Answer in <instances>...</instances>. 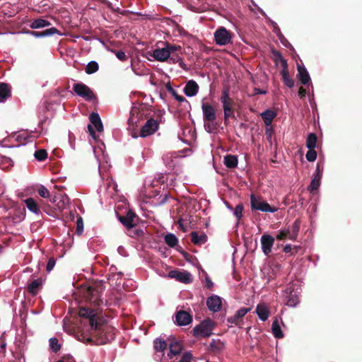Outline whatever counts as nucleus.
Listing matches in <instances>:
<instances>
[{"mask_svg":"<svg viewBox=\"0 0 362 362\" xmlns=\"http://www.w3.org/2000/svg\"><path fill=\"white\" fill-rule=\"evenodd\" d=\"M214 328V322L209 319L205 320L194 328V334L197 337H207L212 334Z\"/></svg>","mask_w":362,"mask_h":362,"instance_id":"nucleus-1","label":"nucleus"},{"mask_svg":"<svg viewBox=\"0 0 362 362\" xmlns=\"http://www.w3.org/2000/svg\"><path fill=\"white\" fill-rule=\"evenodd\" d=\"M78 315L80 317L88 320L91 329L97 331L100 329L101 324L98 321L96 315L93 310L86 308H81Z\"/></svg>","mask_w":362,"mask_h":362,"instance_id":"nucleus-2","label":"nucleus"},{"mask_svg":"<svg viewBox=\"0 0 362 362\" xmlns=\"http://www.w3.org/2000/svg\"><path fill=\"white\" fill-rule=\"evenodd\" d=\"M250 203L252 209L258 210L262 212L274 213L277 211L278 208L271 206L267 202L260 198H257L255 195L250 196Z\"/></svg>","mask_w":362,"mask_h":362,"instance_id":"nucleus-3","label":"nucleus"},{"mask_svg":"<svg viewBox=\"0 0 362 362\" xmlns=\"http://www.w3.org/2000/svg\"><path fill=\"white\" fill-rule=\"evenodd\" d=\"M73 90L76 95L83 98L87 101L93 100L95 98L93 90L84 83H77L74 84Z\"/></svg>","mask_w":362,"mask_h":362,"instance_id":"nucleus-4","label":"nucleus"},{"mask_svg":"<svg viewBox=\"0 0 362 362\" xmlns=\"http://www.w3.org/2000/svg\"><path fill=\"white\" fill-rule=\"evenodd\" d=\"M90 121L91 124L88 125V130L91 137L96 140L97 136L93 129V127L98 132H102L103 131V125L100 119V115L96 112H92L90 115Z\"/></svg>","mask_w":362,"mask_h":362,"instance_id":"nucleus-5","label":"nucleus"},{"mask_svg":"<svg viewBox=\"0 0 362 362\" xmlns=\"http://www.w3.org/2000/svg\"><path fill=\"white\" fill-rule=\"evenodd\" d=\"M286 305L290 307H296L300 302L299 292L295 290L293 284H288L285 290Z\"/></svg>","mask_w":362,"mask_h":362,"instance_id":"nucleus-6","label":"nucleus"},{"mask_svg":"<svg viewBox=\"0 0 362 362\" xmlns=\"http://www.w3.org/2000/svg\"><path fill=\"white\" fill-rule=\"evenodd\" d=\"M214 39L217 45L223 46L230 42L231 35L224 27H221L214 33Z\"/></svg>","mask_w":362,"mask_h":362,"instance_id":"nucleus-7","label":"nucleus"},{"mask_svg":"<svg viewBox=\"0 0 362 362\" xmlns=\"http://www.w3.org/2000/svg\"><path fill=\"white\" fill-rule=\"evenodd\" d=\"M149 54L158 62H163L170 59V62L173 63L175 62V59L173 57H170L169 56L168 50L166 49L165 47L162 48H156L151 53H149Z\"/></svg>","mask_w":362,"mask_h":362,"instance_id":"nucleus-8","label":"nucleus"},{"mask_svg":"<svg viewBox=\"0 0 362 362\" xmlns=\"http://www.w3.org/2000/svg\"><path fill=\"white\" fill-rule=\"evenodd\" d=\"M278 56L279 57L281 66L283 67L282 70L281 71V75L282 76V80L284 83V84L291 88L294 86V81L290 77L288 67H287V62L286 61L281 57V55L278 53Z\"/></svg>","mask_w":362,"mask_h":362,"instance_id":"nucleus-9","label":"nucleus"},{"mask_svg":"<svg viewBox=\"0 0 362 362\" xmlns=\"http://www.w3.org/2000/svg\"><path fill=\"white\" fill-rule=\"evenodd\" d=\"M202 110L204 121L215 122L216 119V109L212 105L208 103H202Z\"/></svg>","mask_w":362,"mask_h":362,"instance_id":"nucleus-10","label":"nucleus"},{"mask_svg":"<svg viewBox=\"0 0 362 362\" xmlns=\"http://www.w3.org/2000/svg\"><path fill=\"white\" fill-rule=\"evenodd\" d=\"M158 124L155 119H148L145 124L142 127L139 135L143 138L146 137L153 134L158 129Z\"/></svg>","mask_w":362,"mask_h":362,"instance_id":"nucleus-11","label":"nucleus"},{"mask_svg":"<svg viewBox=\"0 0 362 362\" xmlns=\"http://www.w3.org/2000/svg\"><path fill=\"white\" fill-rule=\"evenodd\" d=\"M184 157L179 152H168L163 155V160L166 167L173 168L177 163L179 159Z\"/></svg>","mask_w":362,"mask_h":362,"instance_id":"nucleus-12","label":"nucleus"},{"mask_svg":"<svg viewBox=\"0 0 362 362\" xmlns=\"http://www.w3.org/2000/svg\"><path fill=\"white\" fill-rule=\"evenodd\" d=\"M261 247L263 253L269 255L274 243V238L269 234H263L260 238Z\"/></svg>","mask_w":362,"mask_h":362,"instance_id":"nucleus-13","label":"nucleus"},{"mask_svg":"<svg viewBox=\"0 0 362 362\" xmlns=\"http://www.w3.org/2000/svg\"><path fill=\"white\" fill-rule=\"evenodd\" d=\"M168 276L172 279H175L185 284L189 283L192 281V274L187 271H171L169 272Z\"/></svg>","mask_w":362,"mask_h":362,"instance_id":"nucleus-14","label":"nucleus"},{"mask_svg":"<svg viewBox=\"0 0 362 362\" xmlns=\"http://www.w3.org/2000/svg\"><path fill=\"white\" fill-rule=\"evenodd\" d=\"M23 33L30 35L36 38L45 37L53 35L54 34H59L61 35L58 29H57L56 28H54V27L47 29L45 30H43V31L26 30V31H24Z\"/></svg>","mask_w":362,"mask_h":362,"instance_id":"nucleus-15","label":"nucleus"},{"mask_svg":"<svg viewBox=\"0 0 362 362\" xmlns=\"http://www.w3.org/2000/svg\"><path fill=\"white\" fill-rule=\"evenodd\" d=\"M206 305L209 310L217 313L222 308L221 298L216 295H213L207 298Z\"/></svg>","mask_w":362,"mask_h":362,"instance_id":"nucleus-16","label":"nucleus"},{"mask_svg":"<svg viewBox=\"0 0 362 362\" xmlns=\"http://www.w3.org/2000/svg\"><path fill=\"white\" fill-rule=\"evenodd\" d=\"M175 322L179 326L188 325L192 322V317L189 313L180 310L177 312Z\"/></svg>","mask_w":362,"mask_h":362,"instance_id":"nucleus-17","label":"nucleus"},{"mask_svg":"<svg viewBox=\"0 0 362 362\" xmlns=\"http://www.w3.org/2000/svg\"><path fill=\"white\" fill-rule=\"evenodd\" d=\"M300 222L298 219H296L291 226H288L287 228H284L288 236V238L289 240H296L300 230Z\"/></svg>","mask_w":362,"mask_h":362,"instance_id":"nucleus-18","label":"nucleus"},{"mask_svg":"<svg viewBox=\"0 0 362 362\" xmlns=\"http://www.w3.org/2000/svg\"><path fill=\"white\" fill-rule=\"evenodd\" d=\"M250 311V308H242L237 310L234 315L229 317L227 321L230 324L238 325L242 320V318Z\"/></svg>","mask_w":362,"mask_h":362,"instance_id":"nucleus-19","label":"nucleus"},{"mask_svg":"<svg viewBox=\"0 0 362 362\" xmlns=\"http://www.w3.org/2000/svg\"><path fill=\"white\" fill-rule=\"evenodd\" d=\"M43 283L44 280L42 278H37L28 284L26 289L30 293L35 296L40 291Z\"/></svg>","mask_w":362,"mask_h":362,"instance_id":"nucleus-20","label":"nucleus"},{"mask_svg":"<svg viewBox=\"0 0 362 362\" xmlns=\"http://www.w3.org/2000/svg\"><path fill=\"white\" fill-rule=\"evenodd\" d=\"M198 91L199 86L194 80L189 81L184 88V93L187 97L191 98L195 96Z\"/></svg>","mask_w":362,"mask_h":362,"instance_id":"nucleus-21","label":"nucleus"},{"mask_svg":"<svg viewBox=\"0 0 362 362\" xmlns=\"http://www.w3.org/2000/svg\"><path fill=\"white\" fill-rule=\"evenodd\" d=\"M15 137L16 140L19 141L21 145H25L27 143L31 142L35 138L32 133L27 131L19 132L16 134Z\"/></svg>","mask_w":362,"mask_h":362,"instance_id":"nucleus-22","label":"nucleus"},{"mask_svg":"<svg viewBox=\"0 0 362 362\" xmlns=\"http://www.w3.org/2000/svg\"><path fill=\"white\" fill-rule=\"evenodd\" d=\"M298 76L303 85L308 84L310 81L309 73L303 64L297 65Z\"/></svg>","mask_w":362,"mask_h":362,"instance_id":"nucleus-23","label":"nucleus"},{"mask_svg":"<svg viewBox=\"0 0 362 362\" xmlns=\"http://www.w3.org/2000/svg\"><path fill=\"white\" fill-rule=\"evenodd\" d=\"M27 209L32 213L39 216L41 211L39 204L33 198H28L24 201Z\"/></svg>","mask_w":362,"mask_h":362,"instance_id":"nucleus-24","label":"nucleus"},{"mask_svg":"<svg viewBox=\"0 0 362 362\" xmlns=\"http://www.w3.org/2000/svg\"><path fill=\"white\" fill-rule=\"evenodd\" d=\"M182 350V343L177 341H174L169 344V353L168 354V357L172 358L174 356L180 354Z\"/></svg>","mask_w":362,"mask_h":362,"instance_id":"nucleus-25","label":"nucleus"},{"mask_svg":"<svg viewBox=\"0 0 362 362\" xmlns=\"http://www.w3.org/2000/svg\"><path fill=\"white\" fill-rule=\"evenodd\" d=\"M256 313L262 321H266L269 317V310L265 304H258L256 307Z\"/></svg>","mask_w":362,"mask_h":362,"instance_id":"nucleus-26","label":"nucleus"},{"mask_svg":"<svg viewBox=\"0 0 362 362\" xmlns=\"http://www.w3.org/2000/svg\"><path fill=\"white\" fill-rule=\"evenodd\" d=\"M191 240L194 244L202 245L206 242L207 236L204 233L193 231L191 233Z\"/></svg>","mask_w":362,"mask_h":362,"instance_id":"nucleus-27","label":"nucleus"},{"mask_svg":"<svg viewBox=\"0 0 362 362\" xmlns=\"http://www.w3.org/2000/svg\"><path fill=\"white\" fill-rule=\"evenodd\" d=\"M260 116L262 118L264 124L266 126H270L272 120L276 117V113L272 110L267 109L264 112H262Z\"/></svg>","mask_w":362,"mask_h":362,"instance_id":"nucleus-28","label":"nucleus"},{"mask_svg":"<svg viewBox=\"0 0 362 362\" xmlns=\"http://www.w3.org/2000/svg\"><path fill=\"white\" fill-rule=\"evenodd\" d=\"M51 25V23L45 19L39 18L34 19L30 22L29 26L31 29H40L45 27H48Z\"/></svg>","mask_w":362,"mask_h":362,"instance_id":"nucleus-29","label":"nucleus"},{"mask_svg":"<svg viewBox=\"0 0 362 362\" xmlns=\"http://www.w3.org/2000/svg\"><path fill=\"white\" fill-rule=\"evenodd\" d=\"M134 218L132 214L129 213L126 216H119V220L124 226L132 228L135 226Z\"/></svg>","mask_w":362,"mask_h":362,"instance_id":"nucleus-30","label":"nucleus"},{"mask_svg":"<svg viewBox=\"0 0 362 362\" xmlns=\"http://www.w3.org/2000/svg\"><path fill=\"white\" fill-rule=\"evenodd\" d=\"M11 96V88L8 84L0 83V103H4Z\"/></svg>","mask_w":362,"mask_h":362,"instance_id":"nucleus-31","label":"nucleus"},{"mask_svg":"<svg viewBox=\"0 0 362 362\" xmlns=\"http://www.w3.org/2000/svg\"><path fill=\"white\" fill-rule=\"evenodd\" d=\"M224 165L229 168H234L238 165V159L235 155H226L223 158Z\"/></svg>","mask_w":362,"mask_h":362,"instance_id":"nucleus-32","label":"nucleus"},{"mask_svg":"<svg viewBox=\"0 0 362 362\" xmlns=\"http://www.w3.org/2000/svg\"><path fill=\"white\" fill-rule=\"evenodd\" d=\"M272 331L275 338L281 339L284 337V333L279 325L278 319H275L272 325Z\"/></svg>","mask_w":362,"mask_h":362,"instance_id":"nucleus-33","label":"nucleus"},{"mask_svg":"<svg viewBox=\"0 0 362 362\" xmlns=\"http://www.w3.org/2000/svg\"><path fill=\"white\" fill-rule=\"evenodd\" d=\"M221 102L222 103L223 107H232V100L229 96V93L227 89H225L222 91Z\"/></svg>","mask_w":362,"mask_h":362,"instance_id":"nucleus-34","label":"nucleus"},{"mask_svg":"<svg viewBox=\"0 0 362 362\" xmlns=\"http://www.w3.org/2000/svg\"><path fill=\"white\" fill-rule=\"evenodd\" d=\"M209 347L214 352H219L223 349L224 344L220 339H213L209 343Z\"/></svg>","mask_w":362,"mask_h":362,"instance_id":"nucleus-35","label":"nucleus"},{"mask_svg":"<svg viewBox=\"0 0 362 362\" xmlns=\"http://www.w3.org/2000/svg\"><path fill=\"white\" fill-rule=\"evenodd\" d=\"M168 344L165 340H162L159 338L154 340V349L157 352L163 354Z\"/></svg>","mask_w":362,"mask_h":362,"instance_id":"nucleus-36","label":"nucleus"},{"mask_svg":"<svg viewBox=\"0 0 362 362\" xmlns=\"http://www.w3.org/2000/svg\"><path fill=\"white\" fill-rule=\"evenodd\" d=\"M317 136L314 133H310L306 139V147L308 149H314L316 147Z\"/></svg>","mask_w":362,"mask_h":362,"instance_id":"nucleus-37","label":"nucleus"},{"mask_svg":"<svg viewBox=\"0 0 362 362\" xmlns=\"http://www.w3.org/2000/svg\"><path fill=\"white\" fill-rule=\"evenodd\" d=\"M165 243L170 247H174L178 243V239L173 233H168L164 238Z\"/></svg>","mask_w":362,"mask_h":362,"instance_id":"nucleus-38","label":"nucleus"},{"mask_svg":"<svg viewBox=\"0 0 362 362\" xmlns=\"http://www.w3.org/2000/svg\"><path fill=\"white\" fill-rule=\"evenodd\" d=\"M99 66L97 62L90 61L86 66L85 71L87 74H93L98 71Z\"/></svg>","mask_w":362,"mask_h":362,"instance_id":"nucleus-39","label":"nucleus"},{"mask_svg":"<svg viewBox=\"0 0 362 362\" xmlns=\"http://www.w3.org/2000/svg\"><path fill=\"white\" fill-rule=\"evenodd\" d=\"M69 204V199L66 195H62L60 200L57 203L59 209L63 210L67 207Z\"/></svg>","mask_w":362,"mask_h":362,"instance_id":"nucleus-40","label":"nucleus"},{"mask_svg":"<svg viewBox=\"0 0 362 362\" xmlns=\"http://www.w3.org/2000/svg\"><path fill=\"white\" fill-rule=\"evenodd\" d=\"M272 25L274 26V33H276L279 37V40H281V43L285 46V47H288L289 45H291L289 44V42L284 38V37L280 33V29L277 26V24L274 22H272Z\"/></svg>","mask_w":362,"mask_h":362,"instance_id":"nucleus-41","label":"nucleus"},{"mask_svg":"<svg viewBox=\"0 0 362 362\" xmlns=\"http://www.w3.org/2000/svg\"><path fill=\"white\" fill-rule=\"evenodd\" d=\"M204 127L209 133L216 132L217 127L214 122L204 121Z\"/></svg>","mask_w":362,"mask_h":362,"instance_id":"nucleus-42","label":"nucleus"},{"mask_svg":"<svg viewBox=\"0 0 362 362\" xmlns=\"http://www.w3.org/2000/svg\"><path fill=\"white\" fill-rule=\"evenodd\" d=\"M34 156L36 160L39 161H42L47 158V153L45 150L40 149L35 151Z\"/></svg>","mask_w":362,"mask_h":362,"instance_id":"nucleus-43","label":"nucleus"},{"mask_svg":"<svg viewBox=\"0 0 362 362\" xmlns=\"http://www.w3.org/2000/svg\"><path fill=\"white\" fill-rule=\"evenodd\" d=\"M49 347L54 352H57L60 349L61 346L57 338L53 337L49 339Z\"/></svg>","mask_w":362,"mask_h":362,"instance_id":"nucleus-44","label":"nucleus"},{"mask_svg":"<svg viewBox=\"0 0 362 362\" xmlns=\"http://www.w3.org/2000/svg\"><path fill=\"white\" fill-rule=\"evenodd\" d=\"M320 179H317L314 177L311 180L310 185L308 187V190L310 192H313V191L317 189L320 185Z\"/></svg>","mask_w":362,"mask_h":362,"instance_id":"nucleus-45","label":"nucleus"},{"mask_svg":"<svg viewBox=\"0 0 362 362\" xmlns=\"http://www.w3.org/2000/svg\"><path fill=\"white\" fill-rule=\"evenodd\" d=\"M167 90L168 92L179 102H187V100L182 95H180L177 93L175 89H173L171 86H168Z\"/></svg>","mask_w":362,"mask_h":362,"instance_id":"nucleus-46","label":"nucleus"},{"mask_svg":"<svg viewBox=\"0 0 362 362\" xmlns=\"http://www.w3.org/2000/svg\"><path fill=\"white\" fill-rule=\"evenodd\" d=\"M243 206L242 204H238L234 209H233V215L238 220H240L243 216Z\"/></svg>","mask_w":362,"mask_h":362,"instance_id":"nucleus-47","label":"nucleus"},{"mask_svg":"<svg viewBox=\"0 0 362 362\" xmlns=\"http://www.w3.org/2000/svg\"><path fill=\"white\" fill-rule=\"evenodd\" d=\"M37 193L42 198H48L50 196L49 190L42 185L38 187Z\"/></svg>","mask_w":362,"mask_h":362,"instance_id":"nucleus-48","label":"nucleus"},{"mask_svg":"<svg viewBox=\"0 0 362 362\" xmlns=\"http://www.w3.org/2000/svg\"><path fill=\"white\" fill-rule=\"evenodd\" d=\"M306 159L310 162H313L317 158V153L314 149H309L305 155Z\"/></svg>","mask_w":362,"mask_h":362,"instance_id":"nucleus-49","label":"nucleus"},{"mask_svg":"<svg viewBox=\"0 0 362 362\" xmlns=\"http://www.w3.org/2000/svg\"><path fill=\"white\" fill-rule=\"evenodd\" d=\"M165 47L167 50H168L169 56L170 57V54L176 52L179 48H180V46H177L175 45H171L170 43L165 42Z\"/></svg>","mask_w":362,"mask_h":362,"instance_id":"nucleus-50","label":"nucleus"},{"mask_svg":"<svg viewBox=\"0 0 362 362\" xmlns=\"http://www.w3.org/2000/svg\"><path fill=\"white\" fill-rule=\"evenodd\" d=\"M223 110L225 123H226L228 119L233 115L232 107H223Z\"/></svg>","mask_w":362,"mask_h":362,"instance_id":"nucleus-51","label":"nucleus"},{"mask_svg":"<svg viewBox=\"0 0 362 362\" xmlns=\"http://www.w3.org/2000/svg\"><path fill=\"white\" fill-rule=\"evenodd\" d=\"M56 264V260L54 257H51L49 259L48 262L47 264L46 270L48 272H50L54 267Z\"/></svg>","mask_w":362,"mask_h":362,"instance_id":"nucleus-52","label":"nucleus"},{"mask_svg":"<svg viewBox=\"0 0 362 362\" xmlns=\"http://www.w3.org/2000/svg\"><path fill=\"white\" fill-rule=\"evenodd\" d=\"M273 133H274V129H273V127H272V124L270 126H266L265 134L267 136V139L269 141H271Z\"/></svg>","mask_w":362,"mask_h":362,"instance_id":"nucleus-53","label":"nucleus"},{"mask_svg":"<svg viewBox=\"0 0 362 362\" xmlns=\"http://www.w3.org/2000/svg\"><path fill=\"white\" fill-rule=\"evenodd\" d=\"M76 223H77V233L78 234H81V233L83 230V219L81 216L77 218Z\"/></svg>","mask_w":362,"mask_h":362,"instance_id":"nucleus-54","label":"nucleus"},{"mask_svg":"<svg viewBox=\"0 0 362 362\" xmlns=\"http://www.w3.org/2000/svg\"><path fill=\"white\" fill-rule=\"evenodd\" d=\"M286 238H288L286 230H284V228L280 230L278 232V234L276 235V239L279 240H285Z\"/></svg>","mask_w":362,"mask_h":362,"instance_id":"nucleus-55","label":"nucleus"},{"mask_svg":"<svg viewBox=\"0 0 362 362\" xmlns=\"http://www.w3.org/2000/svg\"><path fill=\"white\" fill-rule=\"evenodd\" d=\"M192 354L189 352L185 353L178 362H191Z\"/></svg>","mask_w":362,"mask_h":362,"instance_id":"nucleus-56","label":"nucleus"},{"mask_svg":"<svg viewBox=\"0 0 362 362\" xmlns=\"http://www.w3.org/2000/svg\"><path fill=\"white\" fill-rule=\"evenodd\" d=\"M115 54L117 58L121 61H124L127 59L126 54L123 51L115 52Z\"/></svg>","mask_w":362,"mask_h":362,"instance_id":"nucleus-57","label":"nucleus"},{"mask_svg":"<svg viewBox=\"0 0 362 362\" xmlns=\"http://www.w3.org/2000/svg\"><path fill=\"white\" fill-rule=\"evenodd\" d=\"M322 176V170L320 169V165L317 164V166H316L315 171L314 177L317 178V179H320L321 180Z\"/></svg>","mask_w":362,"mask_h":362,"instance_id":"nucleus-58","label":"nucleus"},{"mask_svg":"<svg viewBox=\"0 0 362 362\" xmlns=\"http://www.w3.org/2000/svg\"><path fill=\"white\" fill-rule=\"evenodd\" d=\"M205 284H206V286L208 288H212L213 286H214V283L213 281L211 280V279L209 278V276H206L205 277Z\"/></svg>","mask_w":362,"mask_h":362,"instance_id":"nucleus-59","label":"nucleus"},{"mask_svg":"<svg viewBox=\"0 0 362 362\" xmlns=\"http://www.w3.org/2000/svg\"><path fill=\"white\" fill-rule=\"evenodd\" d=\"M107 188L108 189H112L115 192L117 191V185H116V183L115 182H113V180H109L107 183Z\"/></svg>","mask_w":362,"mask_h":362,"instance_id":"nucleus-60","label":"nucleus"},{"mask_svg":"<svg viewBox=\"0 0 362 362\" xmlns=\"http://www.w3.org/2000/svg\"><path fill=\"white\" fill-rule=\"evenodd\" d=\"M78 340L83 341L85 344L90 343L92 341L90 337L85 336H82L81 338H78Z\"/></svg>","mask_w":362,"mask_h":362,"instance_id":"nucleus-61","label":"nucleus"},{"mask_svg":"<svg viewBox=\"0 0 362 362\" xmlns=\"http://www.w3.org/2000/svg\"><path fill=\"white\" fill-rule=\"evenodd\" d=\"M254 93L255 95H257V94L265 95L267 93V90H262V89H260L259 88H254Z\"/></svg>","mask_w":362,"mask_h":362,"instance_id":"nucleus-62","label":"nucleus"},{"mask_svg":"<svg viewBox=\"0 0 362 362\" xmlns=\"http://www.w3.org/2000/svg\"><path fill=\"white\" fill-rule=\"evenodd\" d=\"M284 250V252H286V253H288V252H291V250H292V246H291V245H290V244H287V245H286L284 246V250Z\"/></svg>","mask_w":362,"mask_h":362,"instance_id":"nucleus-63","label":"nucleus"},{"mask_svg":"<svg viewBox=\"0 0 362 362\" xmlns=\"http://www.w3.org/2000/svg\"><path fill=\"white\" fill-rule=\"evenodd\" d=\"M306 94V90L302 87H300L299 88V90H298V95L300 98H303L305 95Z\"/></svg>","mask_w":362,"mask_h":362,"instance_id":"nucleus-64","label":"nucleus"}]
</instances>
